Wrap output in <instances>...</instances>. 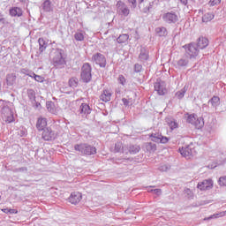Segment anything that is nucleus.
Returning a JSON list of instances; mask_svg holds the SVG:
<instances>
[{"mask_svg": "<svg viewBox=\"0 0 226 226\" xmlns=\"http://www.w3.org/2000/svg\"><path fill=\"white\" fill-rule=\"evenodd\" d=\"M74 149L85 156H93V154H96V147L88 143L76 144L74 145Z\"/></svg>", "mask_w": 226, "mask_h": 226, "instance_id": "4", "label": "nucleus"}, {"mask_svg": "<svg viewBox=\"0 0 226 226\" xmlns=\"http://www.w3.org/2000/svg\"><path fill=\"white\" fill-rule=\"evenodd\" d=\"M92 63L100 66V68H105L107 66V57L102 53H95L92 56Z\"/></svg>", "mask_w": 226, "mask_h": 226, "instance_id": "7", "label": "nucleus"}, {"mask_svg": "<svg viewBox=\"0 0 226 226\" xmlns=\"http://www.w3.org/2000/svg\"><path fill=\"white\" fill-rule=\"evenodd\" d=\"M165 121H166L168 126H170V130H176V128H179V124H177V121H176V119H174V117H167L165 118Z\"/></svg>", "mask_w": 226, "mask_h": 226, "instance_id": "24", "label": "nucleus"}, {"mask_svg": "<svg viewBox=\"0 0 226 226\" xmlns=\"http://www.w3.org/2000/svg\"><path fill=\"white\" fill-rule=\"evenodd\" d=\"M190 63V58L184 55L178 61H177V68H186Z\"/></svg>", "mask_w": 226, "mask_h": 226, "instance_id": "22", "label": "nucleus"}, {"mask_svg": "<svg viewBox=\"0 0 226 226\" xmlns=\"http://www.w3.org/2000/svg\"><path fill=\"white\" fill-rule=\"evenodd\" d=\"M118 83L121 84V86H126V78H124L123 74L118 76Z\"/></svg>", "mask_w": 226, "mask_h": 226, "instance_id": "44", "label": "nucleus"}, {"mask_svg": "<svg viewBox=\"0 0 226 226\" xmlns=\"http://www.w3.org/2000/svg\"><path fill=\"white\" fill-rule=\"evenodd\" d=\"M41 8H42L43 11H46L47 13H49L54 10L52 8V2H50V0H45L41 4Z\"/></svg>", "mask_w": 226, "mask_h": 226, "instance_id": "28", "label": "nucleus"}, {"mask_svg": "<svg viewBox=\"0 0 226 226\" xmlns=\"http://www.w3.org/2000/svg\"><path fill=\"white\" fill-rule=\"evenodd\" d=\"M213 19H215V13L207 12L202 16V22H205V23L211 22Z\"/></svg>", "mask_w": 226, "mask_h": 226, "instance_id": "33", "label": "nucleus"}, {"mask_svg": "<svg viewBox=\"0 0 226 226\" xmlns=\"http://www.w3.org/2000/svg\"><path fill=\"white\" fill-rule=\"evenodd\" d=\"M49 56L52 58V64L55 68L61 69L66 66V55L64 54V49L59 48L52 49Z\"/></svg>", "mask_w": 226, "mask_h": 226, "instance_id": "1", "label": "nucleus"}, {"mask_svg": "<svg viewBox=\"0 0 226 226\" xmlns=\"http://www.w3.org/2000/svg\"><path fill=\"white\" fill-rule=\"evenodd\" d=\"M69 86L70 87H77V86H79V79L75 77L71 78L69 79Z\"/></svg>", "mask_w": 226, "mask_h": 226, "instance_id": "41", "label": "nucleus"}, {"mask_svg": "<svg viewBox=\"0 0 226 226\" xmlns=\"http://www.w3.org/2000/svg\"><path fill=\"white\" fill-rule=\"evenodd\" d=\"M125 149L130 154H137L140 151V146L130 144L125 146Z\"/></svg>", "mask_w": 226, "mask_h": 226, "instance_id": "23", "label": "nucleus"}, {"mask_svg": "<svg viewBox=\"0 0 226 226\" xmlns=\"http://www.w3.org/2000/svg\"><path fill=\"white\" fill-rule=\"evenodd\" d=\"M9 15H11V17H22L24 11H22L20 7H12L9 10Z\"/></svg>", "mask_w": 226, "mask_h": 226, "instance_id": "21", "label": "nucleus"}, {"mask_svg": "<svg viewBox=\"0 0 226 226\" xmlns=\"http://www.w3.org/2000/svg\"><path fill=\"white\" fill-rule=\"evenodd\" d=\"M159 170H161V172H167L169 170V166H167V164L161 165Z\"/></svg>", "mask_w": 226, "mask_h": 226, "instance_id": "50", "label": "nucleus"}, {"mask_svg": "<svg viewBox=\"0 0 226 226\" xmlns=\"http://www.w3.org/2000/svg\"><path fill=\"white\" fill-rule=\"evenodd\" d=\"M155 33L160 38H166L169 34V31H167V28L165 26H158L155 28Z\"/></svg>", "mask_w": 226, "mask_h": 226, "instance_id": "25", "label": "nucleus"}, {"mask_svg": "<svg viewBox=\"0 0 226 226\" xmlns=\"http://www.w3.org/2000/svg\"><path fill=\"white\" fill-rule=\"evenodd\" d=\"M184 192L188 199H193V192H192L190 188H185Z\"/></svg>", "mask_w": 226, "mask_h": 226, "instance_id": "46", "label": "nucleus"}, {"mask_svg": "<svg viewBox=\"0 0 226 226\" xmlns=\"http://www.w3.org/2000/svg\"><path fill=\"white\" fill-rule=\"evenodd\" d=\"M207 45H209V40H207V38L204 37V36H200L199 37V39L197 40V43H196V47L200 49H204L207 47Z\"/></svg>", "mask_w": 226, "mask_h": 226, "instance_id": "17", "label": "nucleus"}, {"mask_svg": "<svg viewBox=\"0 0 226 226\" xmlns=\"http://www.w3.org/2000/svg\"><path fill=\"white\" fill-rule=\"evenodd\" d=\"M146 0H138V7L139 10H142V6H144V3Z\"/></svg>", "mask_w": 226, "mask_h": 226, "instance_id": "53", "label": "nucleus"}, {"mask_svg": "<svg viewBox=\"0 0 226 226\" xmlns=\"http://www.w3.org/2000/svg\"><path fill=\"white\" fill-rule=\"evenodd\" d=\"M188 85H185V87L180 90L177 91L175 94V96L178 99V100H183L185 98V94H186V91H188Z\"/></svg>", "mask_w": 226, "mask_h": 226, "instance_id": "29", "label": "nucleus"}, {"mask_svg": "<svg viewBox=\"0 0 226 226\" xmlns=\"http://www.w3.org/2000/svg\"><path fill=\"white\" fill-rule=\"evenodd\" d=\"M183 49L185 50V56L189 59H196L197 56H199V48L197 47V43L191 42L189 44H185L183 46Z\"/></svg>", "mask_w": 226, "mask_h": 226, "instance_id": "6", "label": "nucleus"}, {"mask_svg": "<svg viewBox=\"0 0 226 226\" xmlns=\"http://www.w3.org/2000/svg\"><path fill=\"white\" fill-rule=\"evenodd\" d=\"M193 145H187L185 147H183L182 148H179L178 151L184 158H188L189 156H193V153H195V149L192 147Z\"/></svg>", "mask_w": 226, "mask_h": 226, "instance_id": "11", "label": "nucleus"}, {"mask_svg": "<svg viewBox=\"0 0 226 226\" xmlns=\"http://www.w3.org/2000/svg\"><path fill=\"white\" fill-rule=\"evenodd\" d=\"M197 188L200 190V192H206V190H211L213 188V179L208 178L205 179L202 182L198 183Z\"/></svg>", "mask_w": 226, "mask_h": 226, "instance_id": "12", "label": "nucleus"}, {"mask_svg": "<svg viewBox=\"0 0 226 226\" xmlns=\"http://www.w3.org/2000/svg\"><path fill=\"white\" fill-rule=\"evenodd\" d=\"M180 3L184 4V6H186V4H188V0H180Z\"/></svg>", "mask_w": 226, "mask_h": 226, "instance_id": "59", "label": "nucleus"}, {"mask_svg": "<svg viewBox=\"0 0 226 226\" xmlns=\"http://www.w3.org/2000/svg\"><path fill=\"white\" fill-rule=\"evenodd\" d=\"M32 79H34L36 82H43V80H45V78L34 72V75H32Z\"/></svg>", "mask_w": 226, "mask_h": 226, "instance_id": "42", "label": "nucleus"}, {"mask_svg": "<svg viewBox=\"0 0 226 226\" xmlns=\"http://www.w3.org/2000/svg\"><path fill=\"white\" fill-rule=\"evenodd\" d=\"M194 126L197 130H200V128H204V118L202 117H197V119L194 122Z\"/></svg>", "mask_w": 226, "mask_h": 226, "instance_id": "34", "label": "nucleus"}, {"mask_svg": "<svg viewBox=\"0 0 226 226\" xmlns=\"http://www.w3.org/2000/svg\"><path fill=\"white\" fill-rule=\"evenodd\" d=\"M5 22V19L4 18H3V16L1 15V12H0V24H4Z\"/></svg>", "mask_w": 226, "mask_h": 226, "instance_id": "58", "label": "nucleus"}, {"mask_svg": "<svg viewBox=\"0 0 226 226\" xmlns=\"http://www.w3.org/2000/svg\"><path fill=\"white\" fill-rule=\"evenodd\" d=\"M122 102H123L124 107H128V105H130V101H128V99H126V98H123Z\"/></svg>", "mask_w": 226, "mask_h": 226, "instance_id": "55", "label": "nucleus"}, {"mask_svg": "<svg viewBox=\"0 0 226 226\" xmlns=\"http://www.w3.org/2000/svg\"><path fill=\"white\" fill-rule=\"evenodd\" d=\"M39 43V54H43L45 50H47V48L49 47V42L43 39V37H40L38 39Z\"/></svg>", "mask_w": 226, "mask_h": 226, "instance_id": "20", "label": "nucleus"}, {"mask_svg": "<svg viewBox=\"0 0 226 226\" xmlns=\"http://www.w3.org/2000/svg\"><path fill=\"white\" fill-rule=\"evenodd\" d=\"M208 103L212 105V107L215 108L220 105V97L214 95L209 101Z\"/></svg>", "mask_w": 226, "mask_h": 226, "instance_id": "36", "label": "nucleus"}, {"mask_svg": "<svg viewBox=\"0 0 226 226\" xmlns=\"http://www.w3.org/2000/svg\"><path fill=\"white\" fill-rule=\"evenodd\" d=\"M112 96V94L109 92V90H104L103 93L101 94L100 98L102 102H110V98Z\"/></svg>", "mask_w": 226, "mask_h": 226, "instance_id": "30", "label": "nucleus"}, {"mask_svg": "<svg viewBox=\"0 0 226 226\" xmlns=\"http://www.w3.org/2000/svg\"><path fill=\"white\" fill-rule=\"evenodd\" d=\"M145 147L148 153H154L156 151V144L147 142L145 144Z\"/></svg>", "mask_w": 226, "mask_h": 226, "instance_id": "37", "label": "nucleus"}, {"mask_svg": "<svg viewBox=\"0 0 226 226\" xmlns=\"http://www.w3.org/2000/svg\"><path fill=\"white\" fill-rule=\"evenodd\" d=\"M130 39V35L128 34H120L117 39V41L118 43H126L128 41V40Z\"/></svg>", "mask_w": 226, "mask_h": 226, "instance_id": "35", "label": "nucleus"}, {"mask_svg": "<svg viewBox=\"0 0 226 226\" xmlns=\"http://www.w3.org/2000/svg\"><path fill=\"white\" fill-rule=\"evenodd\" d=\"M222 3V0H210L209 4L210 6H216Z\"/></svg>", "mask_w": 226, "mask_h": 226, "instance_id": "49", "label": "nucleus"}, {"mask_svg": "<svg viewBox=\"0 0 226 226\" xmlns=\"http://www.w3.org/2000/svg\"><path fill=\"white\" fill-rule=\"evenodd\" d=\"M36 129L38 132H43L47 128V118L45 117H39L36 122Z\"/></svg>", "mask_w": 226, "mask_h": 226, "instance_id": "19", "label": "nucleus"}, {"mask_svg": "<svg viewBox=\"0 0 226 226\" xmlns=\"http://www.w3.org/2000/svg\"><path fill=\"white\" fill-rule=\"evenodd\" d=\"M116 93H119V91H116Z\"/></svg>", "mask_w": 226, "mask_h": 226, "instance_id": "60", "label": "nucleus"}, {"mask_svg": "<svg viewBox=\"0 0 226 226\" xmlns=\"http://www.w3.org/2000/svg\"><path fill=\"white\" fill-rule=\"evenodd\" d=\"M93 67L91 66V64L85 63L83 64L81 67V72H80V82H83V84H89L91 80H93Z\"/></svg>", "mask_w": 226, "mask_h": 226, "instance_id": "3", "label": "nucleus"}, {"mask_svg": "<svg viewBox=\"0 0 226 226\" xmlns=\"http://www.w3.org/2000/svg\"><path fill=\"white\" fill-rule=\"evenodd\" d=\"M154 90L157 92L159 96H164L167 94V87H165V82L162 80H157L154 85Z\"/></svg>", "mask_w": 226, "mask_h": 226, "instance_id": "10", "label": "nucleus"}, {"mask_svg": "<svg viewBox=\"0 0 226 226\" xmlns=\"http://www.w3.org/2000/svg\"><path fill=\"white\" fill-rule=\"evenodd\" d=\"M2 211H4L6 215H17L18 213L17 209L13 208H4Z\"/></svg>", "mask_w": 226, "mask_h": 226, "instance_id": "43", "label": "nucleus"}, {"mask_svg": "<svg viewBox=\"0 0 226 226\" xmlns=\"http://www.w3.org/2000/svg\"><path fill=\"white\" fill-rule=\"evenodd\" d=\"M218 183L220 186H226V176L219 177Z\"/></svg>", "mask_w": 226, "mask_h": 226, "instance_id": "45", "label": "nucleus"}, {"mask_svg": "<svg viewBox=\"0 0 226 226\" xmlns=\"http://www.w3.org/2000/svg\"><path fill=\"white\" fill-rule=\"evenodd\" d=\"M0 105H1V114L4 121L10 124V123H13L15 121V117L13 115V110L10 106H8V103L4 102V101L0 100Z\"/></svg>", "mask_w": 226, "mask_h": 226, "instance_id": "2", "label": "nucleus"}, {"mask_svg": "<svg viewBox=\"0 0 226 226\" xmlns=\"http://www.w3.org/2000/svg\"><path fill=\"white\" fill-rule=\"evenodd\" d=\"M139 59L141 63H146L149 60V50L146 47H140Z\"/></svg>", "mask_w": 226, "mask_h": 226, "instance_id": "16", "label": "nucleus"}, {"mask_svg": "<svg viewBox=\"0 0 226 226\" xmlns=\"http://www.w3.org/2000/svg\"><path fill=\"white\" fill-rule=\"evenodd\" d=\"M187 119H186V121H187V123H189L190 124H195V121H196V119H197V114H188L187 113Z\"/></svg>", "mask_w": 226, "mask_h": 226, "instance_id": "38", "label": "nucleus"}, {"mask_svg": "<svg viewBox=\"0 0 226 226\" xmlns=\"http://www.w3.org/2000/svg\"><path fill=\"white\" fill-rule=\"evenodd\" d=\"M162 20L166 24H176L179 20V16L174 11H171L162 15Z\"/></svg>", "mask_w": 226, "mask_h": 226, "instance_id": "8", "label": "nucleus"}, {"mask_svg": "<svg viewBox=\"0 0 226 226\" xmlns=\"http://www.w3.org/2000/svg\"><path fill=\"white\" fill-rule=\"evenodd\" d=\"M154 4H158V1L154 0L152 2H149L148 6H146L143 9H141V11L143 13H149V11H151V10H153V6H154Z\"/></svg>", "mask_w": 226, "mask_h": 226, "instance_id": "32", "label": "nucleus"}, {"mask_svg": "<svg viewBox=\"0 0 226 226\" xmlns=\"http://www.w3.org/2000/svg\"><path fill=\"white\" fill-rule=\"evenodd\" d=\"M18 133L20 137H26V135H27V131H26V129H20Z\"/></svg>", "mask_w": 226, "mask_h": 226, "instance_id": "51", "label": "nucleus"}, {"mask_svg": "<svg viewBox=\"0 0 226 226\" xmlns=\"http://www.w3.org/2000/svg\"><path fill=\"white\" fill-rule=\"evenodd\" d=\"M74 39L76 40V41H84L85 40L84 34L82 32H76L74 34Z\"/></svg>", "mask_w": 226, "mask_h": 226, "instance_id": "39", "label": "nucleus"}, {"mask_svg": "<svg viewBox=\"0 0 226 226\" xmlns=\"http://www.w3.org/2000/svg\"><path fill=\"white\" fill-rule=\"evenodd\" d=\"M19 73H22L23 75H27L28 77H33V75H34V72L29 70V69H26L23 68L19 71Z\"/></svg>", "mask_w": 226, "mask_h": 226, "instance_id": "40", "label": "nucleus"}, {"mask_svg": "<svg viewBox=\"0 0 226 226\" xmlns=\"http://www.w3.org/2000/svg\"><path fill=\"white\" fill-rule=\"evenodd\" d=\"M149 137L153 142H156L157 144H167L170 140L169 138L162 136V133L158 132L152 133Z\"/></svg>", "mask_w": 226, "mask_h": 226, "instance_id": "9", "label": "nucleus"}, {"mask_svg": "<svg viewBox=\"0 0 226 226\" xmlns=\"http://www.w3.org/2000/svg\"><path fill=\"white\" fill-rule=\"evenodd\" d=\"M32 105L34 107V109H40V107H41V104L36 101L35 102H32Z\"/></svg>", "mask_w": 226, "mask_h": 226, "instance_id": "54", "label": "nucleus"}, {"mask_svg": "<svg viewBox=\"0 0 226 226\" xmlns=\"http://www.w3.org/2000/svg\"><path fill=\"white\" fill-rule=\"evenodd\" d=\"M5 82L8 87H13L17 84V74L15 72L6 74Z\"/></svg>", "mask_w": 226, "mask_h": 226, "instance_id": "15", "label": "nucleus"}, {"mask_svg": "<svg viewBox=\"0 0 226 226\" xmlns=\"http://www.w3.org/2000/svg\"><path fill=\"white\" fill-rule=\"evenodd\" d=\"M79 110V114H83L84 116H86V117H87V116H89V114L93 112V108H91V106H89V104L87 103H81Z\"/></svg>", "mask_w": 226, "mask_h": 226, "instance_id": "18", "label": "nucleus"}, {"mask_svg": "<svg viewBox=\"0 0 226 226\" xmlns=\"http://www.w3.org/2000/svg\"><path fill=\"white\" fill-rule=\"evenodd\" d=\"M46 108L48 112H50L51 114H56V104H54V102L52 101L46 102Z\"/></svg>", "mask_w": 226, "mask_h": 226, "instance_id": "31", "label": "nucleus"}, {"mask_svg": "<svg viewBox=\"0 0 226 226\" xmlns=\"http://www.w3.org/2000/svg\"><path fill=\"white\" fill-rule=\"evenodd\" d=\"M26 94L31 103H36V91H34V89L28 88Z\"/></svg>", "mask_w": 226, "mask_h": 226, "instance_id": "27", "label": "nucleus"}, {"mask_svg": "<svg viewBox=\"0 0 226 226\" xmlns=\"http://www.w3.org/2000/svg\"><path fill=\"white\" fill-rule=\"evenodd\" d=\"M26 170H27V168H26V167H21V168L16 169V170H15V172H24V171H26Z\"/></svg>", "mask_w": 226, "mask_h": 226, "instance_id": "56", "label": "nucleus"}, {"mask_svg": "<svg viewBox=\"0 0 226 226\" xmlns=\"http://www.w3.org/2000/svg\"><path fill=\"white\" fill-rule=\"evenodd\" d=\"M68 200L71 204H74V206H77L80 200H82V193L79 192H72L70 197L68 198Z\"/></svg>", "mask_w": 226, "mask_h": 226, "instance_id": "14", "label": "nucleus"}, {"mask_svg": "<svg viewBox=\"0 0 226 226\" xmlns=\"http://www.w3.org/2000/svg\"><path fill=\"white\" fill-rule=\"evenodd\" d=\"M151 192H154L156 195H160V193H162V189H152Z\"/></svg>", "mask_w": 226, "mask_h": 226, "instance_id": "57", "label": "nucleus"}, {"mask_svg": "<svg viewBox=\"0 0 226 226\" xmlns=\"http://www.w3.org/2000/svg\"><path fill=\"white\" fill-rule=\"evenodd\" d=\"M57 135H59V132L56 131V126L51 125L42 131L41 139L47 142H52V140L57 139Z\"/></svg>", "mask_w": 226, "mask_h": 226, "instance_id": "5", "label": "nucleus"}, {"mask_svg": "<svg viewBox=\"0 0 226 226\" xmlns=\"http://www.w3.org/2000/svg\"><path fill=\"white\" fill-rule=\"evenodd\" d=\"M222 216V214H214L210 215L207 220H213V218H220Z\"/></svg>", "mask_w": 226, "mask_h": 226, "instance_id": "52", "label": "nucleus"}, {"mask_svg": "<svg viewBox=\"0 0 226 226\" xmlns=\"http://www.w3.org/2000/svg\"><path fill=\"white\" fill-rule=\"evenodd\" d=\"M127 1L131 5V8H132V10H135V8H137V0H127Z\"/></svg>", "mask_w": 226, "mask_h": 226, "instance_id": "48", "label": "nucleus"}, {"mask_svg": "<svg viewBox=\"0 0 226 226\" xmlns=\"http://www.w3.org/2000/svg\"><path fill=\"white\" fill-rule=\"evenodd\" d=\"M114 153H125V154H128V152H126V146L123 147L121 141L115 144Z\"/></svg>", "mask_w": 226, "mask_h": 226, "instance_id": "26", "label": "nucleus"}, {"mask_svg": "<svg viewBox=\"0 0 226 226\" xmlns=\"http://www.w3.org/2000/svg\"><path fill=\"white\" fill-rule=\"evenodd\" d=\"M117 8L118 11L124 15V17H128V15H130V9L128 8V5L123 1H118L117 3Z\"/></svg>", "mask_w": 226, "mask_h": 226, "instance_id": "13", "label": "nucleus"}, {"mask_svg": "<svg viewBox=\"0 0 226 226\" xmlns=\"http://www.w3.org/2000/svg\"><path fill=\"white\" fill-rule=\"evenodd\" d=\"M0 200H1V195H0Z\"/></svg>", "mask_w": 226, "mask_h": 226, "instance_id": "61", "label": "nucleus"}, {"mask_svg": "<svg viewBox=\"0 0 226 226\" xmlns=\"http://www.w3.org/2000/svg\"><path fill=\"white\" fill-rule=\"evenodd\" d=\"M134 72H135V73H140V72H142V64H134Z\"/></svg>", "mask_w": 226, "mask_h": 226, "instance_id": "47", "label": "nucleus"}]
</instances>
